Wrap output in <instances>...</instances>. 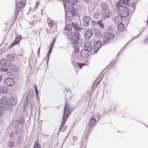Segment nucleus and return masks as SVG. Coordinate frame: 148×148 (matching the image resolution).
<instances>
[{
  "label": "nucleus",
  "mask_w": 148,
  "mask_h": 148,
  "mask_svg": "<svg viewBox=\"0 0 148 148\" xmlns=\"http://www.w3.org/2000/svg\"><path fill=\"white\" fill-rule=\"evenodd\" d=\"M67 102H66V104H65V108H64L65 112L66 111V110L68 109H69V106L67 104Z\"/></svg>",
  "instance_id": "a19ab883"
},
{
  "label": "nucleus",
  "mask_w": 148,
  "mask_h": 148,
  "mask_svg": "<svg viewBox=\"0 0 148 148\" xmlns=\"http://www.w3.org/2000/svg\"><path fill=\"white\" fill-rule=\"evenodd\" d=\"M74 5V3L73 1H64V5L65 8L66 9H70L72 6Z\"/></svg>",
  "instance_id": "f8f14e48"
},
{
  "label": "nucleus",
  "mask_w": 148,
  "mask_h": 148,
  "mask_svg": "<svg viewBox=\"0 0 148 148\" xmlns=\"http://www.w3.org/2000/svg\"><path fill=\"white\" fill-rule=\"evenodd\" d=\"M40 47L38 49V52H37V54H39L40 53Z\"/></svg>",
  "instance_id": "13d9d810"
},
{
  "label": "nucleus",
  "mask_w": 148,
  "mask_h": 148,
  "mask_svg": "<svg viewBox=\"0 0 148 148\" xmlns=\"http://www.w3.org/2000/svg\"><path fill=\"white\" fill-rule=\"evenodd\" d=\"M14 143L12 141H10L8 143V146L10 147H12L14 146Z\"/></svg>",
  "instance_id": "79ce46f5"
},
{
  "label": "nucleus",
  "mask_w": 148,
  "mask_h": 148,
  "mask_svg": "<svg viewBox=\"0 0 148 148\" xmlns=\"http://www.w3.org/2000/svg\"><path fill=\"white\" fill-rule=\"evenodd\" d=\"M8 90V88L5 86L0 87V94L6 93Z\"/></svg>",
  "instance_id": "412c9836"
},
{
  "label": "nucleus",
  "mask_w": 148,
  "mask_h": 148,
  "mask_svg": "<svg viewBox=\"0 0 148 148\" xmlns=\"http://www.w3.org/2000/svg\"><path fill=\"white\" fill-rule=\"evenodd\" d=\"M7 100V98L5 97H3L0 99V108L8 110V108L7 106V103H6Z\"/></svg>",
  "instance_id": "7ed1b4c3"
},
{
  "label": "nucleus",
  "mask_w": 148,
  "mask_h": 148,
  "mask_svg": "<svg viewBox=\"0 0 148 148\" xmlns=\"http://www.w3.org/2000/svg\"><path fill=\"white\" fill-rule=\"evenodd\" d=\"M52 51H48V53L47 54V56H46V59H48V62L49 61V58L50 54L51 53Z\"/></svg>",
  "instance_id": "4c0bfd02"
},
{
  "label": "nucleus",
  "mask_w": 148,
  "mask_h": 148,
  "mask_svg": "<svg viewBox=\"0 0 148 148\" xmlns=\"http://www.w3.org/2000/svg\"><path fill=\"white\" fill-rule=\"evenodd\" d=\"M35 91L36 92V95L38 96V91L36 88H35Z\"/></svg>",
  "instance_id": "864d4df0"
},
{
  "label": "nucleus",
  "mask_w": 148,
  "mask_h": 148,
  "mask_svg": "<svg viewBox=\"0 0 148 148\" xmlns=\"http://www.w3.org/2000/svg\"><path fill=\"white\" fill-rule=\"evenodd\" d=\"M23 123V121H20V123L21 124H22Z\"/></svg>",
  "instance_id": "69168bd1"
},
{
  "label": "nucleus",
  "mask_w": 148,
  "mask_h": 148,
  "mask_svg": "<svg viewBox=\"0 0 148 148\" xmlns=\"http://www.w3.org/2000/svg\"><path fill=\"white\" fill-rule=\"evenodd\" d=\"M66 119H63V120L59 128V130L60 131H61V130H62L63 126H64V125L65 124V123L66 120Z\"/></svg>",
  "instance_id": "2f4dec72"
},
{
  "label": "nucleus",
  "mask_w": 148,
  "mask_h": 148,
  "mask_svg": "<svg viewBox=\"0 0 148 148\" xmlns=\"http://www.w3.org/2000/svg\"><path fill=\"white\" fill-rule=\"evenodd\" d=\"M4 113V112L3 110H0V117L2 116Z\"/></svg>",
  "instance_id": "49530a36"
},
{
  "label": "nucleus",
  "mask_w": 148,
  "mask_h": 148,
  "mask_svg": "<svg viewBox=\"0 0 148 148\" xmlns=\"http://www.w3.org/2000/svg\"><path fill=\"white\" fill-rule=\"evenodd\" d=\"M85 47L87 48L86 49L88 50L89 51H91L92 50V47L91 46L90 42L89 41H87L84 44Z\"/></svg>",
  "instance_id": "aec40b11"
},
{
  "label": "nucleus",
  "mask_w": 148,
  "mask_h": 148,
  "mask_svg": "<svg viewBox=\"0 0 148 148\" xmlns=\"http://www.w3.org/2000/svg\"><path fill=\"white\" fill-rule=\"evenodd\" d=\"M19 132V130L18 129V128H17L15 131L16 134H18Z\"/></svg>",
  "instance_id": "603ef678"
},
{
  "label": "nucleus",
  "mask_w": 148,
  "mask_h": 148,
  "mask_svg": "<svg viewBox=\"0 0 148 148\" xmlns=\"http://www.w3.org/2000/svg\"><path fill=\"white\" fill-rule=\"evenodd\" d=\"M71 1H73V2L74 3V5L77 2L78 0H71Z\"/></svg>",
  "instance_id": "3c124183"
},
{
  "label": "nucleus",
  "mask_w": 148,
  "mask_h": 148,
  "mask_svg": "<svg viewBox=\"0 0 148 148\" xmlns=\"http://www.w3.org/2000/svg\"><path fill=\"white\" fill-rule=\"evenodd\" d=\"M102 15L101 13L97 12H95L94 14V18L95 19L99 18Z\"/></svg>",
  "instance_id": "c85d7f7f"
},
{
  "label": "nucleus",
  "mask_w": 148,
  "mask_h": 148,
  "mask_svg": "<svg viewBox=\"0 0 148 148\" xmlns=\"http://www.w3.org/2000/svg\"><path fill=\"white\" fill-rule=\"evenodd\" d=\"M1 70L4 72H6L8 71V70L7 68H1Z\"/></svg>",
  "instance_id": "8fccbe9b"
},
{
  "label": "nucleus",
  "mask_w": 148,
  "mask_h": 148,
  "mask_svg": "<svg viewBox=\"0 0 148 148\" xmlns=\"http://www.w3.org/2000/svg\"><path fill=\"white\" fill-rule=\"evenodd\" d=\"M83 25L85 27L88 26L90 21V18L89 16H85L83 19Z\"/></svg>",
  "instance_id": "ddd939ff"
},
{
  "label": "nucleus",
  "mask_w": 148,
  "mask_h": 148,
  "mask_svg": "<svg viewBox=\"0 0 148 148\" xmlns=\"http://www.w3.org/2000/svg\"><path fill=\"white\" fill-rule=\"evenodd\" d=\"M25 7V4H23V2L22 1H21L18 3L16 5V10H19L23 9Z\"/></svg>",
  "instance_id": "f3484780"
},
{
  "label": "nucleus",
  "mask_w": 148,
  "mask_h": 148,
  "mask_svg": "<svg viewBox=\"0 0 148 148\" xmlns=\"http://www.w3.org/2000/svg\"><path fill=\"white\" fill-rule=\"evenodd\" d=\"M101 46V42L99 41H97L94 46V50L95 52L97 51Z\"/></svg>",
  "instance_id": "4468645a"
},
{
  "label": "nucleus",
  "mask_w": 148,
  "mask_h": 148,
  "mask_svg": "<svg viewBox=\"0 0 148 148\" xmlns=\"http://www.w3.org/2000/svg\"><path fill=\"white\" fill-rule=\"evenodd\" d=\"M21 39V38L20 37H18L16 38L14 41L11 44L10 47H12L14 46L17 44L20 41V40Z\"/></svg>",
  "instance_id": "4be33fe9"
},
{
  "label": "nucleus",
  "mask_w": 148,
  "mask_h": 148,
  "mask_svg": "<svg viewBox=\"0 0 148 148\" xmlns=\"http://www.w3.org/2000/svg\"><path fill=\"white\" fill-rule=\"evenodd\" d=\"M118 28L119 30L121 31H123L125 29L124 25L120 23L118 25Z\"/></svg>",
  "instance_id": "a878e982"
},
{
  "label": "nucleus",
  "mask_w": 148,
  "mask_h": 148,
  "mask_svg": "<svg viewBox=\"0 0 148 148\" xmlns=\"http://www.w3.org/2000/svg\"><path fill=\"white\" fill-rule=\"evenodd\" d=\"M72 25H71L70 24H66V25L65 26L64 29V31L65 32H68V31H72Z\"/></svg>",
  "instance_id": "b1692460"
},
{
  "label": "nucleus",
  "mask_w": 148,
  "mask_h": 148,
  "mask_svg": "<svg viewBox=\"0 0 148 148\" xmlns=\"http://www.w3.org/2000/svg\"><path fill=\"white\" fill-rule=\"evenodd\" d=\"M74 49L75 52V53H78L79 52V49L78 47H75Z\"/></svg>",
  "instance_id": "c03bdc74"
},
{
  "label": "nucleus",
  "mask_w": 148,
  "mask_h": 148,
  "mask_svg": "<svg viewBox=\"0 0 148 148\" xmlns=\"http://www.w3.org/2000/svg\"><path fill=\"white\" fill-rule=\"evenodd\" d=\"M10 68L11 70H12L13 71L16 72L18 71V68L15 65H12L10 66Z\"/></svg>",
  "instance_id": "72a5a7b5"
},
{
  "label": "nucleus",
  "mask_w": 148,
  "mask_h": 148,
  "mask_svg": "<svg viewBox=\"0 0 148 148\" xmlns=\"http://www.w3.org/2000/svg\"><path fill=\"white\" fill-rule=\"evenodd\" d=\"M122 17L121 15L119 14L117 17H116V18H114V19L113 20L115 23H121L123 20Z\"/></svg>",
  "instance_id": "a211bd4d"
},
{
  "label": "nucleus",
  "mask_w": 148,
  "mask_h": 148,
  "mask_svg": "<svg viewBox=\"0 0 148 148\" xmlns=\"http://www.w3.org/2000/svg\"><path fill=\"white\" fill-rule=\"evenodd\" d=\"M16 103V100L14 97L9 98L7 101V106L8 108V110L11 108L14 107Z\"/></svg>",
  "instance_id": "20e7f679"
},
{
  "label": "nucleus",
  "mask_w": 148,
  "mask_h": 148,
  "mask_svg": "<svg viewBox=\"0 0 148 148\" xmlns=\"http://www.w3.org/2000/svg\"><path fill=\"white\" fill-rule=\"evenodd\" d=\"M99 83V82L97 80H96L95 81L94 84H98Z\"/></svg>",
  "instance_id": "5fc2aeb1"
},
{
  "label": "nucleus",
  "mask_w": 148,
  "mask_h": 148,
  "mask_svg": "<svg viewBox=\"0 0 148 148\" xmlns=\"http://www.w3.org/2000/svg\"><path fill=\"white\" fill-rule=\"evenodd\" d=\"M7 74L8 75H11V73L10 72H8L7 73Z\"/></svg>",
  "instance_id": "680f3d73"
},
{
  "label": "nucleus",
  "mask_w": 148,
  "mask_h": 148,
  "mask_svg": "<svg viewBox=\"0 0 148 148\" xmlns=\"http://www.w3.org/2000/svg\"><path fill=\"white\" fill-rule=\"evenodd\" d=\"M33 148H41L39 144L35 143L34 145Z\"/></svg>",
  "instance_id": "ea45409f"
},
{
  "label": "nucleus",
  "mask_w": 148,
  "mask_h": 148,
  "mask_svg": "<svg viewBox=\"0 0 148 148\" xmlns=\"http://www.w3.org/2000/svg\"><path fill=\"white\" fill-rule=\"evenodd\" d=\"M7 58L9 59H11L12 60H14V57L11 54H9L7 56Z\"/></svg>",
  "instance_id": "58836bf2"
},
{
  "label": "nucleus",
  "mask_w": 148,
  "mask_h": 148,
  "mask_svg": "<svg viewBox=\"0 0 148 148\" xmlns=\"http://www.w3.org/2000/svg\"><path fill=\"white\" fill-rule=\"evenodd\" d=\"M90 51H89L87 49H83L81 53L82 56L84 58H86L90 55Z\"/></svg>",
  "instance_id": "9b49d317"
},
{
  "label": "nucleus",
  "mask_w": 148,
  "mask_h": 148,
  "mask_svg": "<svg viewBox=\"0 0 148 148\" xmlns=\"http://www.w3.org/2000/svg\"><path fill=\"white\" fill-rule=\"evenodd\" d=\"M1 65L2 66H8L10 65V61L8 59H3L0 62Z\"/></svg>",
  "instance_id": "1a4fd4ad"
},
{
  "label": "nucleus",
  "mask_w": 148,
  "mask_h": 148,
  "mask_svg": "<svg viewBox=\"0 0 148 148\" xmlns=\"http://www.w3.org/2000/svg\"><path fill=\"white\" fill-rule=\"evenodd\" d=\"M129 0H123L119 1L117 3L116 5H121V4H123L125 5H128L129 3Z\"/></svg>",
  "instance_id": "5701e85b"
},
{
  "label": "nucleus",
  "mask_w": 148,
  "mask_h": 148,
  "mask_svg": "<svg viewBox=\"0 0 148 148\" xmlns=\"http://www.w3.org/2000/svg\"><path fill=\"white\" fill-rule=\"evenodd\" d=\"M55 42V40H53L50 46L51 47H53Z\"/></svg>",
  "instance_id": "de8ad7c7"
},
{
  "label": "nucleus",
  "mask_w": 148,
  "mask_h": 148,
  "mask_svg": "<svg viewBox=\"0 0 148 148\" xmlns=\"http://www.w3.org/2000/svg\"><path fill=\"white\" fill-rule=\"evenodd\" d=\"M144 42H148V37L147 39H145Z\"/></svg>",
  "instance_id": "bf43d9fd"
},
{
  "label": "nucleus",
  "mask_w": 148,
  "mask_h": 148,
  "mask_svg": "<svg viewBox=\"0 0 148 148\" xmlns=\"http://www.w3.org/2000/svg\"><path fill=\"white\" fill-rule=\"evenodd\" d=\"M39 5L38 3H36V7H37V6L38 5Z\"/></svg>",
  "instance_id": "0e129e2a"
},
{
  "label": "nucleus",
  "mask_w": 148,
  "mask_h": 148,
  "mask_svg": "<svg viewBox=\"0 0 148 148\" xmlns=\"http://www.w3.org/2000/svg\"><path fill=\"white\" fill-rule=\"evenodd\" d=\"M108 68H106L104 69L101 72V73L105 74L107 72V70Z\"/></svg>",
  "instance_id": "a18cd8bd"
},
{
  "label": "nucleus",
  "mask_w": 148,
  "mask_h": 148,
  "mask_svg": "<svg viewBox=\"0 0 148 148\" xmlns=\"http://www.w3.org/2000/svg\"><path fill=\"white\" fill-rule=\"evenodd\" d=\"M118 14H117V12H113L111 13V16L113 20H114V18H116V17L118 16Z\"/></svg>",
  "instance_id": "473e14b6"
},
{
  "label": "nucleus",
  "mask_w": 148,
  "mask_h": 148,
  "mask_svg": "<svg viewBox=\"0 0 148 148\" xmlns=\"http://www.w3.org/2000/svg\"><path fill=\"white\" fill-rule=\"evenodd\" d=\"M101 14L102 18L103 19H104L109 17L110 15V12L109 10H101Z\"/></svg>",
  "instance_id": "9d476101"
},
{
  "label": "nucleus",
  "mask_w": 148,
  "mask_h": 148,
  "mask_svg": "<svg viewBox=\"0 0 148 148\" xmlns=\"http://www.w3.org/2000/svg\"><path fill=\"white\" fill-rule=\"evenodd\" d=\"M103 36V41L105 44L110 43L111 40L114 38L113 34L109 32H105L104 33Z\"/></svg>",
  "instance_id": "f03ea898"
},
{
  "label": "nucleus",
  "mask_w": 148,
  "mask_h": 148,
  "mask_svg": "<svg viewBox=\"0 0 148 148\" xmlns=\"http://www.w3.org/2000/svg\"><path fill=\"white\" fill-rule=\"evenodd\" d=\"M1 79H2V77L0 76V82L1 81Z\"/></svg>",
  "instance_id": "338daca9"
},
{
  "label": "nucleus",
  "mask_w": 148,
  "mask_h": 148,
  "mask_svg": "<svg viewBox=\"0 0 148 148\" xmlns=\"http://www.w3.org/2000/svg\"><path fill=\"white\" fill-rule=\"evenodd\" d=\"M53 48V47H51L50 46V47L49 48V51H52Z\"/></svg>",
  "instance_id": "4d7b16f0"
},
{
  "label": "nucleus",
  "mask_w": 148,
  "mask_h": 148,
  "mask_svg": "<svg viewBox=\"0 0 148 148\" xmlns=\"http://www.w3.org/2000/svg\"><path fill=\"white\" fill-rule=\"evenodd\" d=\"M65 18L66 20H68L69 21H71L73 18V16L76 15L75 14L74 12H73L71 11H69L66 13Z\"/></svg>",
  "instance_id": "6e6552de"
},
{
  "label": "nucleus",
  "mask_w": 148,
  "mask_h": 148,
  "mask_svg": "<svg viewBox=\"0 0 148 148\" xmlns=\"http://www.w3.org/2000/svg\"><path fill=\"white\" fill-rule=\"evenodd\" d=\"M79 40V38L78 39L77 38H74V37L71 38L68 40L73 45H76L78 44V40Z\"/></svg>",
  "instance_id": "2eb2a0df"
},
{
  "label": "nucleus",
  "mask_w": 148,
  "mask_h": 148,
  "mask_svg": "<svg viewBox=\"0 0 148 148\" xmlns=\"http://www.w3.org/2000/svg\"><path fill=\"white\" fill-rule=\"evenodd\" d=\"M15 82L14 80L11 78L6 79L4 80V84L7 86H11L14 84Z\"/></svg>",
  "instance_id": "0eeeda50"
},
{
  "label": "nucleus",
  "mask_w": 148,
  "mask_h": 148,
  "mask_svg": "<svg viewBox=\"0 0 148 148\" xmlns=\"http://www.w3.org/2000/svg\"><path fill=\"white\" fill-rule=\"evenodd\" d=\"M9 136L10 137H12V136L13 134L11 133H10L9 134Z\"/></svg>",
  "instance_id": "052dcab7"
},
{
  "label": "nucleus",
  "mask_w": 148,
  "mask_h": 148,
  "mask_svg": "<svg viewBox=\"0 0 148 148\" xmlns=\"http://www.w3.org/2000/svg\"><path fill=\"white\" fill-rule=\"evenodd\" d=\"M84 63H78L77 64V66L80 69H82V67L84 65Z\"/></svg>",
  "instance_id": "c9c22d12"
},
{
  "label": "nucleus",
  "mask_w": 148,
  "mask_h": 148,
  "mask_svg": "<svg viewBox=\"0 0 148 148\" xmlns=\"http://www.w3.org/2000/svg\"><path fill=\"white\" fill-rule=\"evenodd\" d=\"M96 121V119L94 118L90 119L89 121V124L92 127H93L95 126V124Z\"/></svg>",
  "instance_id": "bb28decb"
},
{
  "label": "nucleus",
  "mask_w": 148,
  "mask_h": 148,
  "mask_svg": "<svg viewBox=\"0 0 148 148\" xmlns=\"http://www.w3.org/2000/svg\"><path fill=\"white\" fill-rule=\"evenodd\" d=\"M71 0H63V1L64 2V1H71Z\"/></svg>",
  "instance_id": "e2e57ef3"
},
{
  "label": "nucleus",
  "mask_w": 148,
  "mask_h": 148,
  "mask_svg": "<svg viewBox=\"0 0 148 148\" xmlns=\"http://www.w3.org/2000/svg\"><path fill=\"white\" fill-rule=\"evenodd\" d=\"M66 110V112H65V109L64 110V114L63 116V119H67L69 116V113L70 112V110L68 109Z\"/></svg>",
  "instance_id": "cd10ccee"
},
{
  "label": "nucleus",
  "mask_w": 148,
  "mask_h": 148,
  "mask_svg": "<svg viewBox=\"0 0 148 148\" xmlns=\"http://www.w3.org/2000/svg\"><path fill=\"white\" fill-rule=\"evenodd\" d=\"M47 23L50 27H52L53 25V21L49 18L47 20Z\"/></svg>",
  "instance_id": "7c9ffc66"
},
{
  "label": "nucleus",
  "mask_w": 148,
  "mask_h": 148,
  "mask_svg": "<svg viewBox=\"0 0 148 148\" xmlns=\"http://www.w3.org/2000/svg\"><path fill=\"white\" fill-rule=\"evenodd\" d=\"M72 25L73 27L74 28L75 32L77 31L79 33V31L80 32L82 30V28L80 22H73L72 23Z\"/></svg>",
  "instance_id": "423d86ee"
},
{
  "label": "nucleus",
  "mask_w": 148,
  "mask_h": 148,
  "mask_svg": "<svg viewBox=\"0 0 148 148\" xmlns=\"http://www.w3.org/2000/svg\"><path fill=\"white\" fill-rule=\"evenodd\" d=\"M92 23L93 24L95 25L97 24V22L93 21L92 22Z\"/></svg>",
  "instance_id": "6e6d98bb"
},
{
  "label": "nucleus",
  "mask_w": 148,
  "mask_h": 148,
  "mask_svg": "<svg viewBox=\"0 0 148 148\" xmlns=\"http://www.w3.org/2000/svg\"><path fill=\"white\" fill-rule=\"evenodd\" d=\"M117 7L119 14L123 17H126L129 15V11L127 7L120 5H117Z\"/></svg>",
  "instance_id": "f257e3e1"
},
{
  "label": "nucleus",
  "mask_w": 148,
  "mask_h": 148,
  "mask_svg": "<svg viewBox=\"0 0 148 148\" xmlns=\"http://www.w3.org/2000/svg\"><path fill=\"white\" fill-rule=\"evenodd\" d=\"M98 86V84H94L92 88L95 89Z\"/></svg>",
  "instance_id": "09e8293b"
},
{
  "label": "nucleus",
  "mask_w": 148,
  "mask_h": 148,
  "mask_svg": "<svg viewBox=\"0 0 148 148\" xmlns=\"http://www.w3.org/2000/svg\"><path fill=\"white\" fill-rule=\"evenodd\" d=\"M71 31H68L65 32V34L67 36L68 40H69L71 38H77L78 39L79 38V33L76 31L74 32H72Z\"/></svg>",
  "instance_id": "39448f33"
},
{
  "label": "nucleus",
  "mask_w": 148,
  "mask_h": 148,
  "mask_svg": "<svg viewBox=\"0 0 148 148\" xmlns=\"http://www.w3.org/2000/svg\"><path fill=\"white\" fill-rule=\"evenodd\" d=\"M98 78L96 79L98 81L100 82L101 80L102 79V78H103V75H101V74L98 76Z\"/></svg>",
  "instance_id": "f704fd0d"
},
{
  "label": "nucleus",
  "mask_w": 148,
  "mask_h": 148,
  "mask_svg": "<svg viewBox=\"0 0 148 148\" xmlns=\"http://www.w3.org/2000/svg\"><path fill=\"white\" fill-rule=\"evenodd\" d=\"M101 7L102 10H109L108 5L106 3H103L101 4Z\"/></svg>",
  "instance_id": "393cba45"
},
{
  "label": "nucleus",
  "mask_w": 148,
  "mask_h": 148,
  "mask_svg": "<svg viewBox=\"0 0 148 148\" xmlns=\"http://www.w3.org/2000/svg\"><path fill=\"white\" fill-rule=\"evenodd\" d=\"M102 20L100 19L99 21H97V24L101 27V28H103L104 27V25L102 23Z\"/></svg>",
  "instance_id": "c756f323"
},
{
  "label": "nucleus",
  "mask_w": 148,
  "mask_h": 148,
  "mask_svg": "<svg viewBox=\"0 0 148 148\" xmlns=\"http://www.w3.org/2000/svg\"><path fill=\"white\" fill-rule=\"evenodd\" d=\"M143 30H143V29H142V31L141 32V33H139V34H141V33H142V32L143 31Z\"/></svg>",
  "instance_id": "774afa93"
},
{
  "label": "nucleus",
  "mask_w": 148,
  "mask_h": 148,
  "mask_svg": "<svg viewBox=\"0 0 148 148\" xmlns=\"http://www.w3.org/2000/svg\"><path fill=\"white\" fill-rule=\"evenodd\" d=\"M92 32L91 30L86 31L85 33V38L87 40L89 39L92 36Z\"/></svg>",
  "instance_id": "dca6fc26"
},
{
  "label": "nucleus",
  "mask_w": 148,
  "mask_h": 148,
  "mask_svg": "<svg viewBox=\"0 0 148 148\" xmlns=\"http://www.w3.org/2000/svg\"><path fill=\"white\" fill-rule=\"evenodd\" d=\"M28 99H27L26 98V99H25V100H24V104H25V106H27L28 104V103H29V102H28Z\"/></svg>",
  "instance_id": "37998d69"
},
{
  "label": "nucleus",
  "mask_w": 148,
  "mask_h": 148,
  "mask_svg": "<svg viewBox=\"0 0 148 148\" xmlns=\"http://www.w3.org/2000/svg\"><path fill=\"white\" fill-rule=\"evenodd\" d=\"M19 11L20 10H16V12L14 14V17L15 18H17Z\"/></svg>",
  "instance_id": "e433bc0d"
},
{
  "label": "nucleus",
  "mask_w": 148,
  "mask_h": 148,
  "mask_svg": "<svg viewBox=\"0 0 148 148\" xmlns=\"http://www.w3.org/2000/svg\"><path fill=\"white\" fill-rule=\"evenodd\" d=\"M34 91L32 89H30L27 94L26 98L27 99H30L34 95Z\"/></svg>",
  "instance_id": "6ab92c4d"
}]
</instances>
